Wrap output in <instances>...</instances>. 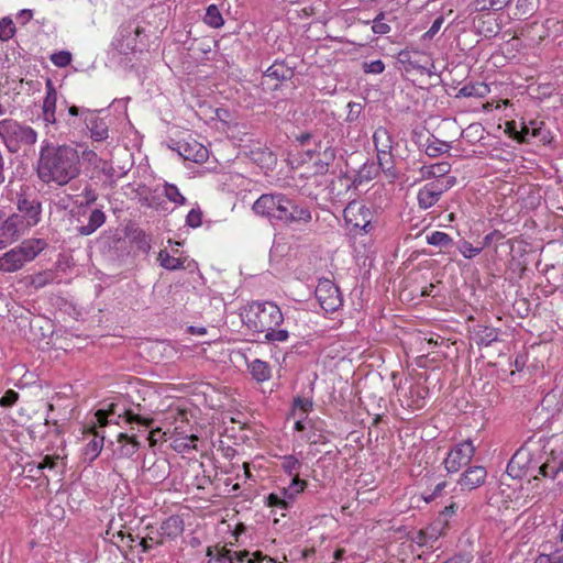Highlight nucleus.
<instances>
[{"label":"nucleus","mask_w":563,"mask_h":563,"mask_svg":"<svg viewBox=\"0 0 563 563\" xmlns=\"http://www.w3.org/2000/svg\"><path fill=\"white\" fill-rule=\"evenodd\" d=\"M80 172V155L76 147L43 143L36 167L37 177L42 183L63 187L76 179Z\"/></svg>","instance_id":"f257e3e1"},{"label":"nucleus","mask_w":563,"mask_h":563,"mask_svg":"<svg viewBox=\"0 0 563 563\" xmlns=\"http://www.w3.org/2000/svg\"><path fill=\"white\" fill-rule=\"evenodd\" d=\"M242 321L253 332L265 333L284 321L280 308L272 301H253L242 312Z\"/></svg>","instance_id":"f03ea898"},{"label":"nucleus","mask_w":563,"mask_h":563,"mask_svg":"<svg viewBox=\"0 0 563 563\" xmlns=\"http://www.w3.org/2000/svg\"><path fill=\"white\" fill-rule=\"evenodd\" d=\"M0 140L11 154H27L37 142V132L14 119L0 121Z\"/></svg>","instance_id":"7ed1b4c3"},{"label":"nucleus","mask_w":563,"mask_h":563,"mask_svg":"<svg viewBox=\"0 0 563 563\" xmlns=\"http://www.w3.org/2000/svg\"><path fill=\"white\" fill-rule=\"evenodd\" d=\"M290 202L284 194H264L253 205V211L256 214L266 217L271 223H280L288 225V211Z\"/></svg>","instance_id":"20e7f679"},{"label":"nucleus","mask_w":563,"mask_h":563,"mask_svg":"<svg viewBox=\"0 0 563 563\" xmlns=\"http://www.w3.org/2000/svg\"><path fill=\"white\" fill-rule=\"evenodd\" d=\"M316 297L327 312L336 311L343 303L339 288L330 279H320L316 287Z\"/></svg>","instance_id":"39448f33"},{"label":"nucleus","mask_w":563,"mask_h":563,"mask_svg":"<svg viewBox=\"0 0 563 563\" xmlns=\"http://www.w3.org/2000/svg\"><path fill=\"white\" fill-rule=\"evenodd\" d=\"M475 453V446L471 440L456 444L448 453L444 460V466L449 473H456L461 467L467 465Z\"/></svg>","instance_id":"423d86ee"},{"label":"nucleus","mask_w":563,"mask_h":563,"mask_svg":"<svg viewBox=\"0 0 563 563\" xmlns=\"http://www.w3.org/2000/svg\"><path fill=\"white\" fill-rule=\"evenodd\" d=\"M344 218L353 229H358L364 234L371 233L374 229L372 211L365 206L350 202L344 209Z\"/></svg>","instance_id":"0eeeda50"},{"label":"nucleus","mask_w":563,"mask_h":563,"mask_svg":"<svg viewBox=\"0 0 563 563\" xmlns=\"http://www.w3.org/2000/svg\"><path fill=\"white\" fill-rule=\"evenodd\" d=\"M24 231V221L22 217L11 214L5 217L0 211V249L13 243Z\"/></svg>","instance_id":"6e6552de"},{"label":"nucleus","mask_w":563,"mask_h":563,"mask_svg":"<svg viewBox=\"0 0 563 563\" xmlns=\"http://www.w3.org/2000/svg\"><path fill=\"white\" fill-rule=\"evenodd\" d=\"M45 88L46 95L42 104L41 119L46 128L53 126L57 131L59 129V122L56 119L57 91L51 79L46 80Z\"/></svg>","instance_id":"1a4fd4ad"},{"label":"nucleus","mask_w":563,"mask_h":563,"mask_svg":"<svg viewBox=\"0 0 563 563\" xmlns=\"http://www.w3.org/2000/svg\"><path fill=\"white\" fill-rule=\"evenodd\" d=\"M177 152L184 159L202 164L209 157V151L195 139L181 140L177 142Z\"/></svg>","instance_id":"9d476101"},{"label":"nucleus","mask_w":563,"mask_h":563,"mask_svg":"<svg viewBox=\"0 0 563 563\" xmlns=\"http://www.w3.org/2000/svg\"><path fill=\"white\" fill-rule=\"evenodd\" d=\"M18 210L20 213L15 214L18 217H22V220L24 221V230L36 225L41 220L42 205L35 199H19Z\"/></svg>","instance_id":"9b49d317"},{"label":"nucleus","mask_w":563,"mask_h":563,"mask_svg":"<svg viewBox=\"0 0 563 563\" xmlns=\"http://www.w3.org/2000/svg\"><path fill=\"white\" fill-rule=\"evenodd\" d=\"M85 125L90 132V137L95 142H101L109 137V125L104 119L100 118L96 111H85Z\"/></svg>","instance_id":"f8f14e48"},{"label":"nucleus","mask_w":563,"mask_h":563,"mask_svg":"<svg viewBox=\"0 0 563 563\" xmlns=\"http://www.w3.org/2000/svg\"><path fill=\"white\" fill-rule=\"evenodd\" d=\"M487 472L483 466L468 467L457 481L462 490H473L484 484Z\"/></svg>","instance_id":"ddd939ff"},{"label":"nucleus","mask_w":563,"mask_h":563,"mask_svg":"<svg viewBox=\"0 0 563 563\" xmlns=\"http://www.w3.org/2000/svg\"><path fill=\"white\" fill-rule=\"evenodd\" d=\"M355 180H353L349 175L341 174L336 176L328 186L329 195L332 200L335 201H344L347 199V195L354 186Z\"/></svg>","instance_id":"4468645a"},{"label":"nucleus","mask_w":563,"mask_h":563,"mask_svg":"<svg viewBox=\"0 0 563 563\" xmlns=\"http://www.w3.org/2000/svg\"><path fill=\"white\" fill-rule=\"evenodd\" d=\"M140 445L134 434L119 433L118 446L113 450V454L118 459H130L137 452Z\"/></svg>","instance_id":"2eb2a0df"},{"label":"nucleus","mask_w":563,"mask_h":563,"mask_svg":"<svg viewBox=\"0 0 563 563\" xmlns=\"http://www.w3.org/2000/svg\"><path fill=\"white\" fill-rule=\"evenodd\" d=\"M441 187H438L433 181L426 184L418 191V205L421 209H429L434 206L443 195Z\"/></svg>","instance_id":"dca6fc26"},{"label":"nucleus","mask_w":563,"mask_h":563,"mask_svg":"<svg viewBox=\"0 0 563 563\" xmlns=\"http://www.w3.org/2000/svg\"><path fill=\"white\" fill-rule=\"evenodd\" d=\"M294 76L292 67H289L285 64V62H275L271 65L263 75V84H265L268 79H274L276 81H285L291 79Z\"/></svg>","instance_id":"f3484780"},{"label":"nucleus","mask_w":563,"mask_h":563,"mask_svg":"<svg viewBox=\"0 0 563 563\" xmlns=\"http://www.w3.org/2000/svg\"><path fill=\"white\" fill-rule=\"evenodd\" d=\"M289 206L288 211V225L294 223H309L312 219L310 209L303 203H297L295 200L290 199V202H287Z\"/></svg>","instance_id":"a211bd4d"},{"label":"nucleus","mask_w":563,"mask_h":563,"mask_svg":"<svg viewBox=\"0 0 563 563\" xmlns=\"http://www.w3.org/2000/svg\"><path fill=\"white\" fill-rule=\"evenodd\" d=\"M26 261L19 247L12 249L0 257V269L3 272H15L20 269Z\"/></svg>","instance_id":"6ab92c4d"},{"label":"nucleus","mask_w":563,"mask_h":563,"mask_svg":"<svg viewBox=\"0 0 563 563\" xmlns=\"http://www.w3.org/2000/svg\"><path fill=\"white\" fill-rule=\"evenodd\" d=\"M47 242L44 239H29L24 240L18 246L26 262L34 260L45 247Z\"/></svg>","instance_id":"aec40b11"},{"label":"nucleus","mask_w":563,"mask_h":563,"mask_svg":"<svg viewBox=\"0 0 563 563\" xmlns=\"http://www.w3.org/2000/svg\"><path fill=\"white\" fill-rule=\"evenodd\" d=\"M106 222V214L101 209H95L89 216L88 223L77 228L80 235H90Z\"/></svg>","instance_id":"412c9836"},{"label":"nucleus","mask_w":563,"mask_h":563,"mask_svg":"<svg viewBox=\"0 0 563 563\" xmlns=\"http://www.w3.org/2000/svg\"><path fill=\"white\" fill-rule=\"evenodd\" d=\"M184 532V520L179 516H170L161 526V536L175 539Z\"/></svg>","instance_id":"4be33fe9"},{"label":"nucleus","mask_w":563,"mask_h":563,"mask_svg":"<svg viewBox=\"0 0 563 563\" xmlns=\"http://www.w3.org/2000/svg\"><path fill=\"white\" fill-rule=\"evenodd\" d=\"M373 141L377 152L393 150V137L389 131L384 126H379L375 130L373 134Z\"/></svg>","instance_id":"5701e85b"},{"label":"nucleus","mask_w":563,"mask_h":563,"mask_svg":"<svg viewBox=\"0 0 563 563\" xmlns=\"http://www.w3.org/2000/svg\"><path fill=\"white\" fill-rule=\"evenodd\" d=\"M450 150V143L441 141L434 135L429 136L424 144V152L429 157H438L441 154L448 153Z\"/></svg>","instance_id":"b1692460"},{"label":"nucleus","mask_w":563,"mask_h":563,"mask_svg":"<svg viewBox=\"0 0 563 563\" xmlns=\"http://www.w3.org/2000/svg\"><path fill=\"white\" fill-rule=\"evenodd\" d=\"M444 527L441 523H439V519H438L434 525L428 527L427 529L419 530L417 532L415 541L419 545H426V544H428L429 541H437L438 538L440 537L441 530Z\"/></svg>","instance_id":"393cba45"},{"label":"nucleus","mask_w":563,"mask_h":563,"mask_svg":"<svg viewBox=\"0 0 563 563\" xmlns=\"http://www.w3.org/2000/svg\"><path fill=\"white\" fill-rule=\"evenodd\" d=\"M451 169V165L446 162L437 163L430 166H422L420 168V174L422 178L429 179V178H435L439 179L440 177L445 176Z\"/></svg>","instance_id":"a878e982"},{"label":"nucleus","mask_w":563,"mask_h":563,"mask_svg":"<svg viewBox=\"0 0 563 563\" xmlns=\"http://www.w3.org/2000/svg\"><path fill=\"white\" fill-rule=\"evenodd\" d=\"M511 0H474L472 2V8L474 12H485V11H500L506 8Z\"/></svg>","instance_id":"bb28decb"},{"label":"nucleus","mask_w":563,"mask_h":563,"mask_svg":"<svg viewBox=\"0 0 563 563\" xmlns=\"http://www.w3.org/2000/svg\"><path fill=\"white\" fill-rule=\"evenodd\" d=\"M139 412H135L134 409L129 408L123 411V413H119V417H123L128 423H137L144 427L150 428L154 420L151 417H146L140 413L141 406H136Z\"/></svg>","instance_id":"cd10ccee"},{"label":"nucleus","mask_w":563,"mask_h":563,"mask_svg":"<svg viewBox=\"0 0 563 563\" xmlns=\"http://www.w3.org/2000/svg\"><path fill=\"white\" fill-rule=\"evenodd\" d=\"M426 240L428 244L438 246L442 250H449L453 246V239L441 231H434L431 234H428Z\"/></svg>","instance_id":"c85d7f7f"},{"label":"nucleus","mask_w":563,"mask_h":563,"mask_svg":"<svg viewBox=\"0 0 563 563\" xmlns=\"http://www.w3.org/2000/svg\"><path fill=\"white\" fill-rule=\"evenodd\" d=\"M487 92V86L484 84H468L462 87L456 97L457 98H468V97H476V98H483Z\"/></svg>","instance_id":"c756f323"},{"label":"nucleus","mask_w":563,"mask_h":563,"mask_svg":"<svg viewBox=\"0 0 563 563\" xmlns=\"http://www.w3.org/2000/svg\"><path fill=\"white\" fill-rule=\"evenodd\" d=\"M103 443H104V437H99L98 434H96L93 437V439H91L87 443V445L85 448V456L90 462L96 460L102 450Z\"/></svg>","instance_id":"7c9ffc66"},{"label":"nucleus","mask_w":563,"mask_h":563,"mask_svg":"<svg viewBox=\"0 0 563 563\" xmlns=\"http://www.w3.org/2000/svg\"><path fill=\"white\" fill-rule=\"evenodd\" d=\"M250 371L252 376L258 382H264L271 376V371L267 363L261 360H254L250 365Z\"/></svg>","instance_id":"2f4dec72"},{"label":"nucleus","mask_w":563,"mask_h":563,"mask_svg":"<svg viewBox=\"0 0 563 563\" xmlns=\"http://www.w3.org/2000/svg\"><path fill=\"white\" fill-rule=\"evenodd\" d=\"M306 487L307 482L305 479H300L299 475L291 476V483L287 488L283 489V495L289 500H294Z\"/></svg>","instance_id":"473e14b6"},{"label":"nucleus","mask_w":563,"mask_h":563,"mask_svg":"<svg viewBox=\"0 0 563 563\" xmlns=\"http://www.w3.org/2000/svg\"><path fill=\"white\" fill-rule=\"evenodd\" d=\"M203 21L206 24L214 29L222 26L224 23L222 14L216 4H210L207 8Z\"/></svg>","instance_id":"72a5a7b5"},{"label":"nucleus","mask_w":563,"mask_h":563,"mask_svg":"<svg viewBox=\"0 0 563 563\" xmlns=\"http://www.w3.org/2000/svg\"><path fill=\"white\" fill-rule=\"evenodd\" d=\"M301 462L295 455H285L282 457L280 467L289 476L299 475Z\"/></svg>","instance_id":"f704fd0d"},{"label":"nucleus","mask_w":563,"mask_h":563,"mask_svg":"<svg viewBox=\"0 0 563 563\" xmlns=\"http://www.w3.org/2000/svg\"><path fill=\"white\" fill-rule=\"evenodd\" d=\"M334 158H335V150L332 147H327L323 151L321 158H319L314 163L317 173H320V174L327 173L329 165L334 161Z\"/></svg>","instance_id":"c9c22d12"},{"label":"nucleus","mask_w":563,"mask_h":563,"mask_svg":"<svg viewBox=\"0 0 563 563\" xmlns=\"http://www.w3.org/2000/svg\"><path fill=\"white\" fill-rule=\"evenodd\" d=\"M157 260L159 261V264L164 268L169 269V271H175V269H178V268L183 267V262L179 258L172 256L165 250H162L158 253Z\"/></svg>","instance_id":"e433bc0d"},{"label":"nucleus","mask_w":563,"mask_h":563,"mask_svg":"<svg viewBox=\"0 0 563 563\" xmlns=\"http://www.w3.org/2000/svg\"><path fill=\"white\" fill-rule=\"evenodd\" d=\"M377 162L383 172L386 174L395 175L391 151L377 152Z\"/></svg>","instance_id":"4c0bfd02"},{"label":"nucleus","mask_w":563,"mask_h":563,"mask_svg":"<svg viewBox=\"0 0 563 563\" xmlns=\"http://www.w3.org/2000/svg\"><path fill=\"white\" fill-rule=\"evenodd\" d=\"M481 344L490 345L498 338V332L494 328L481 325L476 332Z\"/></svg>","instance_id":"58836bf2"},{"label":"nucleus","mask_w":563,"mask_h":563,"mask_svg":"<svg viewBox=\"0 0 563 563\" xmlns=\"http://www.w3.org/2000/svg\"><path fill=\"white\" fill-rule=\"evenodd\" d=\"M15 33V26L10 18H3L0 20V40L8 41L13 37Z\"/></svg>","instance_id":"ea45409f"},{"label":"nucleus","mask_w":563,"mask_h":563,"mask_svg":"<svg viewBox=\"0 0 563 563\" xmlns=\"http://www.w3.org/2000/svg\"><path fill=\"white\" fill-rule=\"evenodd\" d=\"M164 194L169 201L178 205H185L186 198L179 192L177 186L173 184H166L164 187Z\"/></svg>","instance_id":"a19ab883"},{"label":"nucleus","mask_w":563,"mask_h":563,"mask_svg":"<svg viewBox=\"0 0 563 563\" xmlns=\"http://www.w3.org/2000/svg\"><path fill=\"white\" fill-rule=\"evenodd\" d=\"M213 551L212 548L209 547L207 549V556L212 558ZM208 563H234V559L232 556V550L223 548L222 551L216 559H210Z\"/></svg>","instance_id":"79ce46f5"},{"label":"nucleus","mask_w":563,"mask_h":563,"mask_svg":"<svg viewBox=\"0 0 563 563\" xmlns=\"http://www.w3.org/2000/svg\"><path fill=\"white\" fill-rule=\"evenodd\" d=\"M277 327H272V330L265 332V339L268 342H284L288 339L289 333L287 330H276Z\"/></svg>","instance_id":"37998d69"},{"label":"nucleus","mask_w":563,"mask_h":563,"mask_svg":"<svg viewBox=\"0 0 563 563\" xmlns=\"http://www.w3.org/2000/svg\"><path fill=\"white\" fill-rule=\"evenodd\" d=\"M51 60L57 67H66L71 62V54L67 51H60L52 54Z\"/></svg>","instance_id":"c03bdc74"},{"label":"nucleus","mask_w":563,"mask_h":563,"mask_svg":"<svg viewBox=\"0 0 563 563\" xmlns=\"http://www.w3.org/2000/svg\"><path fill=\"white\" fill-rule=\"evenodd\" d=\"M117 413V405L111 404L108 409H99L96 411L95 416L100 427H104L108 423V417L110 415Z\"/></svg>","instance_id":"a18cd8bd"},{"label":"nucleus","mask_w":563,"mask_h":563,"mask_svg":"<svg viewBox=\"0 0 563 563\" xmlns=\"http://www.w3.org/2000/svg\"><path fill=\"white\" fill-rule=\"evenodd\" d=\"M372 30L376 34H386L390 31V26L385 23V16L383 13L378 14L374 19Z\"/></svg>","instance_id":"49530a36"},{"label":"nucleus","mask_w":563,"mask_h":563,"mask_svg":"<svg viewBox=\"0 0 563 563\" xmlns=\"http://www.w3.org/2000/svg\"><path fill=\"white\" fill-rule=\"evenodd\" d=\"M267 505L269 507H279L282 509H287L289 507V499L284 495L283 497L276 494H269L267 497Z\"/></svg>","instance_id":"de8ad7c7"},{"label":"nucleus","mask_w":563,"mask_h":563,"mask_svg":"<svg viewBox=\"0 0 563 563\" xmlns=\"http://www.w3.org/2000/svg\"><path fill=\"white\" fill-rule=\"evenodd\" d=\"M385 69V65L380 59H376L373 62H365L363 63V70L366 74H382Z\"/></svg>","instance_id":"09e8293b"},{"label":"nucleus","mask_w":563,"mask_h":563,"mask_svg":"<svg viewBox=\"0 0 563 563\" xmlns=\"http://www.w3.org/2000/svg\"><path fill=\"white\" fill-rule=\"evenodd\" d=\"M202 212L200 209H191L186 218V223L191 228L201 225Z\"/></svg>","instance_id":"8fccbe9b"},{"label":"nucleus","mask_w":563,"mask_h":563,"mask_svg":"<svg viewBox=\"0 0 563 563\" xmlns=\"http://www.w3.org/2000/svg\"><path fill=\"white\" fill-rule=\"evenodd\" d=\"M52 280H53V273L44 272V273H40L33 277L32 285H34L36 288H40V287H44Z\"/></svg>","instance_id":"3c124183"},{"label":"nucleus","mask_w":563,"mask_h":563,"mask_svg":"<svg viewBox=\"0 0 563 563\" xmlns=\"http://www.w3.org/2000/svg\"><path fill=\"white\" fill-rule=\"evenodd\" d=\"M457 508L459 506L456 503H451L449 506L444 507V509L439 515V523L445 527L448 525V517L454 515Z\"/></svg>","instance_id":"603ef678"},{"label":"nucleus","mask_w":563,"mask_h":563,"mask_svg":"<svg viewBox=\"0 0 563 563\" xmlns=\"http://www.w3.org/2000/svg\"><path fill=\"white\" fill-rule=\"evenodd\" d=\"M19 399V394L13 389H9L4 393V395L0 398L1 407H11Z\"/></svg>","instance_id":"864d4df0"},{"label":"nucleus","mask_w":563,"mask_h":563,"mask_svg":"<svg viewBox=\"0 0 563 563\" xmlns=\"http://www.w3.org/2000/svg\"><path fill=\"white\" fill-rule=\"evenodd\" d=\"M438 187H441V192L444 194L450 188H452L455 185V177L453 176H443L439 179L432 180Z\"/></svg>","instance_id":"5fc2aeb1"},{"label":"nucleus","mask_w":563,"mask_h":563,"mask_svg":"<svg viewBox=\"0 0 563 563\" xmlns=\"http://www.w3.org/2000/svg\"><path fill=\"white\" fill-rule=\"evenodd\" d=\"M82 197H84L85 201L81 202V206H90V205L95 203L96 200L98 199L97 192L89 185L84 188Z\"/></svg>","instance_id":"6e6d98bb"},{"label":"nucleus","mask_w":563,"mask_h":563,"mask_svg":"<svg viewBox=\"0 0 563 563\" xmlns=\"http://www.w3.org/2000/svg\"><path fill=\"white\" fill-rule=\"evenodd\" d=\"M294 408L295 410H301L302 415L307 413L312 408V401L307 398L297 397L294 400Z\"/></svg>","instance_id":"4d7b16f0"},{"label":"nucleus","mask_w":563,"mask_h":563,"mask_svg":"<svg viewBox=\"0 0 563 563\" xmlns=\"http://www.w3.org/2000/svg\"><path fill=\"white\" fill-rule=\"evenodd\" d=\"M59 460L58 455H45L42 460V462L38 463L37 468L44 470V468H54L57 464V461Z\"/></svg>","instance_id":"13d9d810"},{"label":"nucleus","mask_w":563,"mask_h":563,"mask_svg":"<svg viewBox=\"0 0 563 563\" xmlns=\"http://www.w3.org/2000/svg\"><path fill=\"white\" fill-rule=\"evenodd\" d=\"M482 249L474 247L471 243L464 242L461 249V253L465 258H472L481 253Z\"/></svg>","instance_id":"bf43d9fd"},{"label":"nucleus","mask_w":563,"mask_h":563,"mask_svg":"<svg viewBox=\"0 0 563 563\" xmlns=\"http://www.w3.org/2000/svg\"><path fill=\"white\" fill-rule=\"evenodd\" d=\"M153 542H155L156 545L163 544V541L154 540L152 537H144L140 540V545L142 547V552L146 553L153 548Z\"/></svg>","instance_id":"052dcab7"},{"label":"nucleus","mask_w":563,"mask_h":563,"mask_svg":"<svg viewBox=\"0 0 563 563\" xmlns=\"http://www.w3.org/2000/svg\"><path fill=\"white\" fill-rule=\"evenodd\" d=\"M539 474L543 477L555 478L554 473H552V463L547 461L539 467Z\"/></svg>","instance_id":"680f3d73"},{"label":"nucleus","mask_w":563,"mask_h":563,"mask_svg":"<svg viewBox=\"0 0 563 563\" xmlns=\"http://www.w3.org/2000/svg\"><path fill=\"white\" fill-rule=\"evenodd\" d=\"M85 111H91L90 109H87V108H79L77 106H70L68 108V114L70 117H80V119L85 122V114L84 112Z\"/></svg>","instance_id":"e2e57ef3"},{"label":"nucleus","mask_w":563,"mask_h":563,"mask_svg":"<svg viewBox=\"0 0 563 563\" xmlns=\"http://www.w3.org/2000/svg\"><path fill=\"white\" fill-rule=\"evenodd\" d=\"M249 554L250 552L244 550V551H232V556L234 559V563H244L245 561L247 562V558H249Z\"/></svg>","instance_id":"0e129e2a"},{"label":"nucleus","mask_w":563,"mask_h":563,"mask_svg":"<svg viewBox=\"0 0 563 563\" xmlns=\"http://www.w3.org/2000/svg\"><path fill=\"white\" fill-rule=\"evenodd\" d=\"M558 554H540L534 563H556Z\"/></svg>","instance_id":"69168bd1"},{"label":"nucleus","mask_w":563,"mask_h":563,"mask_svg":"<svg viewBox=\"0 0 563 563\" xmlns=\"http://www.w3.org/2000/svg\"><path fill=\"white\" fill-rule=\"evenodd\" d=\"M443 23V18L442 16H439L437 18L431 27L429 29V31L427 32V35L429 36H433L435 33H438V31L440 30L441 25Z\"/></svg>","instance_id":"338daca9"},{"label":"nucleus","mask_w":563,"mask_h":563,"mask_svg":"<svg viewBox=\"0 0 563 563\" xmlns=\"http://www.w3.org/2000/svg\"><path fill=\"white\" fill-rule=\"evenodd\" d=\"M445 485H446V484H445L444 482L439 483V484L434 487V489H433L432 494H431L430 496H428V497H424L426 501H431V500H433L437 496H439V495L441 494L442 489L445 487Z\"/></svg>","instance_id":"774afa93"}]
</instances>
